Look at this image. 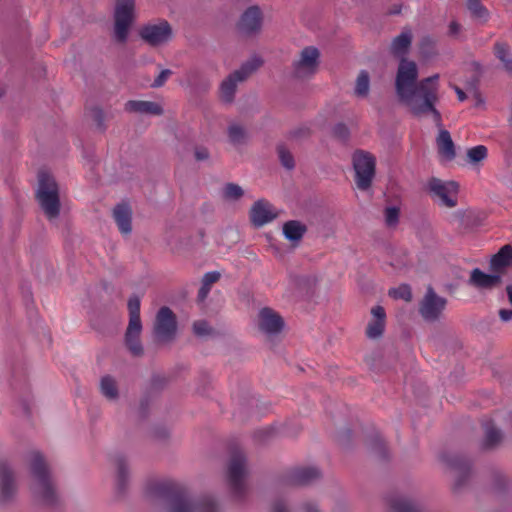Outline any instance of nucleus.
<instances>
[{"mask_svg":"<svg viewBox=\"0 0 512 512\" xmlns=\"http://www.w3.org/2000/svg\"><path fill=\"white\" fill-rule=\"evenodd\" d=\"M395 316L401 328L402 337L409 340L412 337L413 326L416 322L414 306L405 303L397 307Z\"/></svg>","mask_w":512,"mask_h":512,"instance_id":"22","label":"nucleus"},{"mask_svg":"<svg viewBox=\"0 0 512 512\" xmlns=\"http://www.w3.org/2000/svg\"><path fill=\"white\" fill-rule=\"evenodd\" d=\"M501 282V276L498 274H487L479 268L471 271L469 284L479 289H491Z\"/></svg>","mask_w":512,"mask_h":512,"instance_id":"29","label":"nucleus"},{"mask_svg":"<svg viewBox=\"0 0 512 512\" xmlns=\"http://www.w3.org/2000/svg\"><path fill=\"white\" fill-rule=\"evenodd\" d=\"M141 331L142 322L140 315L129 316V322L124 336V343L130 353L136 357H140L144 354V349L140 341Z\"/></svg>","mask_w":512,"mask_h":512,"instance_id":"19","label":"nucleus"},{"mask_svg":"<svg viewBox=\"0 0 512 512\" xmlns=\"http://www.w3.org/2000/svg\"><path fill=\"white\" fill-rule=\"evenodd\" d=\"M194 157L196 161H207L210 158V152L205 146H195Z\"/></svg>","mask_w":512,"mask_h":512,"instance_id":"63","label":"nucleus"},{"mask_svg":"<svg viewBox=\"0 0 512 512\" xmlns=\"http://www.w3.org/2000/svg\"><path fill=\"white\" fill-rule=\"evenodd\" d=\"M352 165L357 187L362 191L368 190L376 174V158L368 151L357 149L352 154Z\"/></svg>","mask_w":512,"mask_h":512,"instance_id":"10","label":"nucleus"},{"mask_svg":"<svg viewBox=\"0 0 512 512\" xmlns=\"http://www.w3.org/2000/svg\"><path fill=\"white\" fill-rule=\"evenodd\" d=\"M271 207L270 203L264 199L254 202L249 213L250 221L254 227H262L277 217Z\"/></svg>","mask_w":512,"mask_h":512,"instance_id":"21","label":"nucleus"},{"mask_svg":"<svg viewBox=\"0 0 512 512\" xmlns=\"http://www.w3.org/2000/svg\"><path fill=\"white\" fill-rule=\"evenodd\" d=\"M447 305L448 299L439 295L435 289L429 285L418 303V313L424 322L436 324L444 319Z\"/></svg>","mask_w":512,"mask_h":512,"instance_id":"8","label":"nucleus"},{"mask_svg":"<svg viewBox=\"0 0 512 512\" xmlns=\"http://www.w3.org/2000/svg\"><path fill=\"white\" fill-rule=\"evenodd\" d=\"M275 433L276 428L274 426H269L254 431L253 438L259 443H266L274 437Z\"/></svg>","mask_w":512,"mask_h":512,"instance_id":"53","label":"nucleus"},{"mask_svg":"<svg viewBox=\"0 0 512 512\" xmlns=\"http://www.w3.org/2000/svg\"><path fill=\"white\" fill-rule=\"evenodd\" d=\"M135 0H116L114 11V37L119 43H126L134 20Z\"/></svg>","mask_w":512,"mask_h":512,"instance_id":"11","label":"nucleus"},{"mask_svg":"<svg viewBox=\"0 0 512 512\" xmlns=\"http://www.w3.org/2000/svg\"><path fill=\"white\" fill-rule=\"evenodd\" d=\"M438 55L437 41L435 38L424 35L418 43V61L429 62Z\"/></svg>","mask_w":512,"mask_h":512,"instance_id":"31","label":"nucleus"},{"mask_svg":"<svg viewBox=\"0 0 512 512\" xmlns=\"http://www.w3.org/2000/svg\"><path fill=\"white\" fill-rule=\"evenodd\" d=\"M228 137L232 144H243L246 140L247 132L242 126L232 124L228 127Z\"/></svg>","mask_w":512,"mask_h":512,"instance_id":"45","label":"nucleus"},{"mask_svg":"<svg viewBox=\"0 0 512 512\" xmlns=\"http://www.w3.org/2000/svg\"><path fill=\"white\" fill-rule=\"evenodd\" d=\"M167 384V380L165 377L160 375H153L150 380L149 387L146 391H150L152 398L154 395L160 394V392L164 389Z\"/></svg>","mask_w":512,"mask_h":512,"instance_id":"52","label":"nucleus"},{"mask_svg":"<svg viewBox=\"0 0 512 512\" xmlns=\"http://www.w3.org/2000/svg\"><path fill=\"white\" fill-rule=\"evenodd\" d=\"M100 392L109 400H117L119 398V390L116 381L111 375H105L101 378Z\"/></svg>","mask_w":512,"mask_h":512,"instance_id":"37","label":"nucleus"},{"mask_svg":"<svg viewBox=\"0 0 512 512\" xmlns=\"http://www.w3.org/2000/svg\"><path fill=\"white\" fill-rule=\"evenodd\" d=\"M221 275L218 271H210L204 274L202 284L209 287L220 279Z\"/></svg>","mask_w":512,"mask_h":512,"instance_id":"62","label":"nucleus"},{"mask_svg":"<svg viewBox=\"0 0 512 512\" xmlns=\"http://www.w3.org/2000/svg\"><path fill=\"white\" fill-rule=\"evenodd\" d=\"M125 111L160 116L163 115L164 108L154 101L129 100L125 103Z\"/></svg>","mask_w":512,"mask_h":512,"instance_id":"26","label":"nucleus"},{"mask_svg":"<svg viewBox=\"0 0 512 512\" xmlns=\"http://www.w3.org/2000/svg\"><path fill=\"white\" fill-rule=\"evenodd\" d=\"M148 491L166 503L167 512H220L212 496H203L192 501L187 489L175 482H156L149 486Z\"/></svg>","mask_w":512,"mask_h":512,"instance_id":"2","label":"nucleus"},{"mask_svg":"<svg viewBox=\"0 0 512 512\" xmlns=\"http://www.w3.org/2000/svg\"><path fill=\"white\" fill-rule=\"evenodd\" d=\"M140 304H141L140 297L137 294L133 293L129 297L128 303H127L129 316L140 315Z\"/></svg>","mask_w":512,"mask_h":512,"instance_id":"58","label":"nucleus"},{"mask_svg":"<svg viewBox=\"0 0 512 512\" xmlns=\"http://www.w3.org/2000/svg\"><path fill=\"white\" fill-rule=\"evenodd\" d=\"M495 55L503 63L505 70L512 75V58L509 55L508 46L505 43H496Z\"/></svg>","mask_w":512,"mask_h":512,"instance_id":"40","label":"nucleus"},{"mask_svg":"<svg viewBox=\"0 0 512 512\" xmlns=\"http://www.w3.org/2000/svg\"><path fill=\"white\" fill-rule=\"evenodd\" d=\"M10 366V385L13 390L18 391L19 404L25 417H31V408L29 401V385L27 379V368L22 356L17 355L8 360Z\"/></svg>","mask_w":512,"mask_h":512,"instance_id":"7","label":"nucleus"},{"mask_svg":"<svg viewBox=\"0 0 512 512\" xmlns=\"http://www.w3.org/2000/svg\"><path fill=\"white\" fill-rule=\"evenodd\" d=\"M311 136V129L308 127H298L293 130H291L288 134V137L290 139L294 140H301V139H307Z\"/></svg>","mask_w":512,"mask_h":512,"instance_id":"59","label":"nucleus"},{"mask_svg":"<svg viewBox=\"0 0 512 512\" xmlns=\"http://www.w3.org/2000/svg\"><path fill=\"white\" fill-rule=\"evenodd\" d=\"M320 65V51L315 46H306L301 50L300 59L293 62L292 74L297 79L310 78L316 74Z\"/></svg>","mask_w":512,"mask_h":512,"instance_id":"12","label":"nucleus"},{"mask_svg":"<svg viewBox=\"0 0 512 512\" xmlns=\"http://www.w3.org/2000/svg\"><path fill=\"white\" fill-rule=\"evenodd\" d=\"M113 217L119 231L128 235L132 231V210L127 203H118L113 209Z\"/></svg>","mask_w":512,"mask_h":512,"instance_id":"25","label":"nucleus"},{"mask_svg":"<svg viewBox=\"0 0 512 512\" xmlns=\"http://www.w3.org/2000/svg\"><path fill=\"white\" fill-rule=\"evenodd\" d=\"M152 399L150 391H145L138 407V418L140 421H145L149 417Z\"/></svg>","mask_w":512,"mask_h":512,"instance_id":"47","label":"nucleus"},{"mask_svg":"<svg viewBox=\"0 0 512 512\" xmlns=\"http://www.w3.org/2000/svg\"><path fill=\"white\" fill-rule=\"evenodd\" d=\"M276 151L281 165L287 170H293L295 168V159L287 147L284 144H278Z\"/></svg>","mask_w":512,"mask_h":512,"instance_id":"42","label":"nucleus"},{"mask_svg":"<svg viewBox=\"0 0 512 512\" xmlns=\"http://www.w3.org/2000/svg\"><path fill=\"white\" fill-rule=\"evenodd\" d=\"M246 456L240 450H234L228 465L227 481L233 500L243 502L246 498Z\"/></svg>","mask_w":512,"mask_h":512,"instance_id":"6","label":"nucleus"},{"mask_svg":"<svg viewBox=\"0 0 512 512\" xmlns=\"http://www.w3.org/2000/svg\"><path fill=\"white\" fill-rule=\"evenodd\" d=\"M30 473L36 482L32 489L35 499L46 507H58L60 504V497L52 481L51 473L46 464L45 458L40 451L32 452Z\"/></svg>","mask_w":512,"mask_h":512,"instance_id":"3","label":"nucleus"},{"mask_svg":"<svg viewBox=\"0 0 512 512\" xmlns=\"http://www.w3.org/2000/svg\"><path fill=\"white\" fill-rule=\"evenodd\" d=\"M388 296L394 300H403L409 304L413 299L412 287L407 283H401L397 287L388 290Z\"/></svg>","mask_w":512,"mask_h":512,"instance_id":"39","label":"nucleus"},{"mask_svg":"<svg viewBox=\"0 0 512 512\" xmlns=\"http://www.w3.org/2000/svg\"><path fill=\"white\" fill-rule=\"evenodd\" d=\"M264 63L263 59L260 56L253 55L247 61L242 63L241 67L234 71V75L238 79L245 80L251 73L256 71L260 66Z\"/></svg>","mask_w":512,"mask_h":512,"instance_id":"36","label":"nucleus"},{"mask_svg":"<svg viewBox=\"0 0 512 512\" xmlns=\"http://www.w3.org/2000/svg\"><path fill=\"white\" fill-rule=\"evenodd\" d=\"M352 439L353 431L351 428H344L343 430L339 431L335 436L336 442L342 448H349L352 444Z\"/></svg>","mask_w":512,"mask_h":512,"instance_id":"54","label":"nucleus"},{"mask_svg":"<svg viewBox=\"0 0 512 512\" xmlns=\"http://www.w3.org/2000/svg\"><path fill=\"white\" fill-rule=\"evenodd\" d=\"M372 320L386 324V312L383 306L376 305L371 309Z\"/></svg>","mask_w":512,"mask_h":512,"instance_id":"61","label":"nucleus"},{"mask_svg":"<svg viewBox=\"0 0 512 512\" xmlns=\"http://www.w3.org/2000/svg\"><path fill=\"white\" fill-rule=\"evenodd\" d=\"M152 437L160 442L167 441L170 437V431L165 425H156L152 429Z\"/></svg>","mask_w":512,"mask_h":512,"instance_id":"57","label":"nucleus"},{"mask_svg":"<svg viewBox=\"0 0 512 512\" xmlns=\"http://www.w3.org/2000/svg\"><path fill=\"white\" fill-rule=\"evenodd\" d=\"M512 263V247L504 245L500 250L491 258L490 266L493 270L505 268Z\"/></svg>","mask_w":512,"mask_h":512,"instance_id":"34","label":"nucleus"},{"mask_svg":"<svg viewBox=\"0 0 512 512\" xmlns=\"http://www.w3.org/2000/svg\"><path fill=\"white\" fill-rule=\"evenodd\" d=\"M488 155L487 147L484 145H477L467 150V158L469 163L476 164L486 159Z\"/></svg>","mask_w":512,"mask_h":512,"instance_id":"46","label":"nucleus"},{"mask_svg":"<svg viewBox=\"0 0 512 512\" xmlns=\"http://www.w3.org/2000/svg\"><path fill=\"white\" fill-rule=\"evenodd\" d=\"M259 329L268 336L279 335L285 327L284 318L270 307H264L259 311Z\"/></svg>","mask_w":512,"mask_h":512,"instance_id":"18","label":"nucleus"},{"mask_svg":"<svg viewBox=\"0 0 512 512\" xmlns=\"http://www.w3.org/2000/svg\"><path fill=\"white\" fill-rule=\"evenodd\" d=\"M370 76L366 70H361L357 79L354 92L358 97H366L369 93Z\"/></svg>","mask_w":512,"mask_h":512,"instance_id":"41","label":"nucleus"},{"mask_svg":"<svg viewBox=\"0 0 512 512\" xmlns=\"http://www.w3.org/2000/svg\"><path fill=\"white\" fill-rule=\"evenodd\" d=\"M444 462L449 466L453 473V491L460 492L464 489L470 479L471 463L458 455H446L443 458Z\"/></svg>","mask_w":512,"mask_h":512,"instance_id":"16","label":"nucleus"},{"mask_svg":"<svg viewBox=\"0 0 512 512\" xmlns=\"http://www.w3.org/2000/svg\"><path fill=\"white\" fill-rule=\"evenodd\" d=\"M36 198L49 219L59 217L61 211L59 186L54 176L48 171L41 170L38 173Z\"/></svg>","mask_w":512,"mask_h":512,"instance_id":"5","label":"nucleus"},{"mask_svg":"<svg viewBox=\"0 0 512 512\" xmlns=\"http://www.w3.org/2000/svg\"><path fill=\"white\" fill-rule=\"evenodd\" d=\"M439 74L418 81V121H431L436 127L442 126V116L436 108L439 101Z\"/></svg>","mask_w":512,"mask_h":512,"instance_id":"4","label":"nucleus"},{"mask_svg":"<svg viewBox=\"0 0 512 512\" xmlns=\"http://www.w3.org/2000/svg\"><path fill=\"white\" fill-rule=\"evenodd\" d=\"M292 284L296 289L305 292L306 294L313 291L317 284V279L311 275H293L291 277Z\"/></svg>","mask_w":512,"mask_h":512,"instance_id":"38","label":"nucleus"},{"mask_svg":"<svg viewBox=\"0 0 512 512\" xmlns=\"http://www.w3.org/2000/svg\"><path fill=\"white\" fill-rule=\"evenodd\" d=\"M307 232L306 224L299 220H288L282 226V234L294 247L298 246Z\"/></svg>","mask_w":512,"mask_h":512,"instance_id":"27","label":"nucleus"},{"mask_svg":"<svg viewBox=\"0 0 512 512\" xmlns=\"http://www.w3.org/2000/svg\"><path fill=\"white\" fill-rule=\"evenodd\" d=\"M244 195V191L238 184L227 183L223 189V198L227 200H239Z\"/></svg>","mask_w":512,"mask_h":512,"instance_id":"48","label":"nucleus"},{"mask_svg":"<svg viewBox=\"0 0 512 512\" xmlns=\"http://www.w3.org/2000/svg\"><path fill=\"white\" fill-rule=\"evenodd\" d=\"M139 37L151 47H158L168 43L172 36V26L167 20H160L156 24L147 23L140 27Z\"/></svg>","mask_w":512,"mask_h":512,"instance_id":"13","label":"nucleus"},{"mask_svg":"<svg viewBox=\"0 0 512 512\" xmlns=\"http://www.w3.org/2000/svg\"><path fill=\"white\" fill-rule=\"evenodd\" d=\"M177 333V318L168 306L161 307L155 318L154 335L158 342H170Z\"/></svg>","mask_w":512,"mask_h":512,"instance_id":"14","label":"nucleus"},{"mask_svg":"<svg viewBox=\"0 0 512 512\" xmlns=\"http://www.w3.org/2000/svg\"><path fill=\"white\" fill-rule=\"evenodd\" d=\"M382 360L383 356L380 352H372L365 357V363L368 365L369 369L376 373L383 371Z\"/></svg>","mask_w":512,"mask_h":512,"instance_id":"50","label":"nucleus"},{"mask_svg":"<svg viewBox=\"0 0 512 512\" xmlns=\"http://www.w3.org/2000/svg\"><path fill=\"white\" fill-rule=\"evenodd\" d=\"M424 189L431 200L440 207L454 208L457 205L459 185L455 181L431 177L424 184Z\"/></svg>","mask_w":512,"mask_h":512,"instance_id":"9","label":"nucleus"},{"mask_svg":"<svg viewBox=\"0 0 512 512\" xmlns=\"http://www.w3.org/2000/svg\"><path fill=\"white\" fill-rule=\"evenodd\" d=\"M367 447L376 458L384 463L391 459L388 446L379 432H373L369 435Z\"/></svg>","mask_w":512,"mask_h":512,"instance_id":"28","label":"nucleus"},{"mask_svg":"<svg viewBox=\"0 0 512 512\" xmlns=\"http://www.w3.org/2000/svg\"><path fill=\"white\" fill-rule=\"evenodd\" d=\"M322 478V472L314 466L298 467L292 469L283 479V482L293 486H306Z\"/></svg>","mask_w":512,"mask_h":512,"instance_id":"20","label":"nucleus"},{"mask_svg":"<svg viewBox=\"0 0 512 512\" xmlns=\"http://www.w3.org/2000/svg\"><path fill=\"white\" fill-rule=\"evenodd\" d=\"M91 112H92V117H93L94 122L96 123L97 128L101 132H105L107 127L105 125V115H104V111L102 110V108L95 106L92 108Z\"/></svg>","mask_w":512,"mask_h":512,"instance_id":"56","label":"nucleus"},{"mask_svg":"<svg viewBox=\"0 0 512 512\" xmlns=\"http://www.w3.org/2000/svg\"><path fill=\"white\" fill-rule=\"evenodd\" d=\"M193 332L196 336H206L210 335L213 332V329L210 327L208 321L206 320H198L193 323Z\"/></svg>","mask_w":512,"mask_h":512,"instance_id":"55","label":"nucleus"},{"mask_svg":"<svg viewBox=\"0 0 512 512\" xmlns=\"http://www.w3.org/2000/svg\"><path fill=\"white\" fill-rule=\"evenodd\" d=\"M467 8L474 18L483 22L487 21L489 13L480 0H467Z\"/></svg>","mask_w":512,"mask_h":512,"instance_id":"43","label":"nucleus"},{"mask_svg":"<svg viewBox=\"0 0 512 512\" xmlns=\"http://www.w3.org/2000/svg\"><path fill=\"white\" fill-rule=\"evenodd\" d=\"M332 136L342 144H347L350 140V128L344 122L336 123L331 130Z\"/></svg>","mask_w":512,"mask_h":512,"instance_id":"44","label":"nucleus"},{"mask_svg":"<svg viewBox=\"0 0 512 512\" xmlns=\"http://www.w3.org/2000/svg\"><path fill=\"white\" fill-rule=\"evenodd\" d=\"M243 81V79H238L234 72L228 75V77L221 83L220 90L222 94V99L226 103H232L235 97L237 82Z\"/></svg>","mask_w":512,"mask_h":512,"instance_id":"35","label":"nucleus"},{"mask_svg":"<svg viewBox=\"0 0 512 512\" xmlns=\"http://www.w3.org/2000/svg\"><path fill=\"white\" fill-rule=\"evenodd\" d=\"M385 223L387 227H395L399 223L400 209L392 205L385 208Z\"/></svg>","mask_w":512,"mask_h":512,"instance_id":"51","label":"nucleus"},{"mask_svg":"<svg viewBox=\"0 0 512 512\" xmlns=\"http://www.w3.org/2000/svg\"><path fill=\"white\" fill-rule=\"evenodd\" d=\"M18 492L15 472L7 460H0V504H12Z\"/></svg>","mask_w":512,"mask_h":512,"instance_id":"15","label":"nucleus"},{"mask_svg":"<svg viewBox=\"0 0 512 512\" xmlns=\"http://www.w3.org/2000/svg\"><path fill=\"white\" fill-rule=\"evenodd\" d=\"M117 468L116 473V493L118 496H125L129 482V465L124 454L119 453L115 456Z\"/></svg>","mask_w":512,"mask_h":512,"instance_id":"24","label":"nucleus"},{"mask_svg":"<svg viewBox=\"0 0 512 512\" xmlns=\"http://www.w3.org/2000/svg\"><path fill=\"white\" fill-rule=\"evenodd\" d=\"M173 74V71L170 69H163L159 73V75L154 79L151 83V88H160L165 85L167 79Z\"/></svg>","mask_w":512,"mask_h":512,"instance_id":"60","label":"nucleus"},{"mask_svg":"<svg viewBox=\"0 0 512 512\" xmlns=\"http://www.w3.org/2000/svg\"><path fill=\"white\" fill-rule=\"evenodd\" d=\"M485 435L481 442V448L484 450H492L499 446L502 441V432L495 428L491 423L484 425Z\"/></svg>","mask_w":512,"mask_h":512,"instance_id":"33","label":"nucleus"},{"mask_svg":"<svg viewBox=\"0 0 512 512\" xmlns=\"http://www.w3.org/2000/svg\"><path fill=\"white\" fill-rule=\"evenodd\" d=\"M270 512H291L282 498L273 501Z\"/></svg>","mask_w":512,"mask_h":512,"instance_id":"64","label":"nucleus"},{"mask_svg":"<svg viewBox=\"0 0 512 512\" xmlns=\"http://www.w3.org/2000/svg\"><path fill=\"white\" fill-rule=\"evenodd\" d=\"M412 39L410 30L401 32L392 40L389 53L399 61L395 77L398 103L406 106L412 116H416V61L407 59Z\"/></svg>","mask_w":512,"mask_h":512,"instance_id":"1","label":"nucleus"},{"mask_svg":"<svg viewBox=\"0 0 512 512\" xmlns=\"http://www.w3.org/2000/svg\"><path fill=\"white\" fill-rule=\"evenodd\" d=\"M439 128L438 135L436 137V146L439 156L445 161H452L456 157V147L450 135V132L443 128V125Z\"/></svg>","mask_w":512,"mask_h":512,"instance_id":"23","label":"nucleus"},{"mask_svg":"<svg viewBox=\"0 0 512 512\" xmlns=\"http://www.w3.org/2000/svg\"><path fill=\"white\" fill-rule=\"evenodd\" d=\"M418 242L422 244L426 253L437 247V238L434 229L428 221L422 220L418 223Z\"/></svg>","mask_w":512,"mask_h":512,"instance_id":"30","label":"nucleus"},{"mask_svg":"<svg viewBox=\"0 0 512 512\" xmlns=\"http://www.w3.org/2000/svg\"><path fill=\"white\" fill-rule=\"evenodd\" d=\"M385 323H381L375 320H371L366 328V336L369 339H378L380 338L385 331Z\"/></svg>","mask_w":512,"mask_h":512,"instance_id":"49","label":"nucleus"},{"mask_svg":"<svg viewBox=\"0 0 512 512\" xmlns=\"http://www.w3.org/2000/svg\"><path fill=\"white\" fill-rule=\"evenodd\" d=\"M263 23V14L259 6L248 7L240 16L236 28L240 35L253 37L260 33Z\"/></svg>","mask_w":512,"mask_h":512,"instance_id":"17","label":"nucleus"},{"mask_svg":"<svg viewBox=\"0 0 512 512\" xmlns=\"http://www.w3.org/2000/svg\"><path fill=\"white\" fill-rule=\"evenodd\" d=\"M389 512H416V506L407 498L396 493L385 496Z\"/></svg>","mask_w":512,"mask_h":512,"instance_id":"32","label":"nucleus"}]
</instances>
